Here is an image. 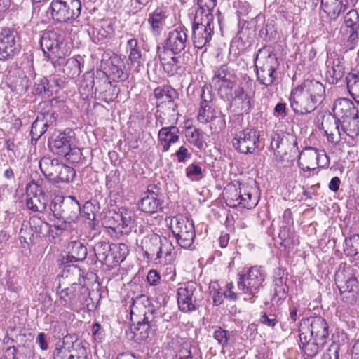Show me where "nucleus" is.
I'll use <instances>...</instances> for the list:
<instances>
[{
    "instance_id": "f257e3e1",
    "label": "nucleus",
    "mask_w": 359,
    "mask_h": 359,
    "mask_svg": "<svg viewBox=\"0 0 359 359\" xmlns=\"http://www.w3.org/2000/svg\"><path fill=\"white\" fill-rule=\"evenodd\" d=\"M80 276L79 269L74 265L65 266L62 271L57 294L60 304L67 309H73L81 300V290L84 288L76 282Z\"/></svg>"
},
{
    "instance_id": "b1692460",
    "label": "nucleus",
    "mask_w": 359,
    "mask_h": 359,
    "mask_svg": "<svg viewBox=\"0 0 359 359\" xmlns=\"http://www.w3.org/2000/svg\"><path fill=\"white\" fill-rule=\"evenodd\" d=\"M298 86L318 106L323 103L325 97V88L323 83L316 80L306 79Z\"/></svg>"
},
{
    "instance_id": "9d476101",
    "label": "nucleus",
    "mask_w": 359,
    "mask_h": 359,
    "mask_svg": "<svg viewBox=\"0 0 359 359\" xmlns=\"http://www.w3.org/2000/svg\"><path fill=\"white\" fill-rule=\"evenodd\" d=\"M214 16L195 15L191 39L196 48L201 49L211 41L214 34Z\"/></svg>"
},
{
    "instance_id": "a878e982",
    "label": "nucleus",
    "mask_w": 359,
    "mask_h": 359,
    "mask_svg": "<svg viewBox=\"0 0 359 359\" xmlns=\"http://www.w3.org/2000/svg\"><path fill=\"white\" fill-rule=\"evenodd\" d=\"M212 82L219 87L224 86L227 88L232 89L234 86L233 79L234 78V73L227 65H221L216 67L213 70Z\"/></svg>"
},
{
    "instance_id": "5701e85b",
    "label": "nucleus",
    "mask_w": 359,
    "mask_h": 359,
    "mask_svg": "<svg viewBox=\"0 0 359 359\" xmlns=\"http://www.w3.org/2000/svg\"><path fill=\"white\" fill-rule=\"evenodd\" d=\"M302 326L309 329L311 337L326 342L329 335V327L327 321L320 316H315L302 320Z\"/></svg>"
},
{
    "instance_id": "f3484780",
    "label": "nucleus",
    "mask_w": 359,
    "mask_h": 359,
    "mask_svg": "<svg viewBox=\"0 0 359 359\" xmlns=\"http://www.w3.org/2000/svg\"><path fill=\"white\" fill-rule=\"evenodd\" d=\"M297 153H299L298 166L304 171L314 170L315 165L324 167L328 161L327 156L323 151L320 153L313 147H306L304 151Z\"/></svg>"
},
{
    "instance_id": "473e14b6",
    "label": "nucleus",
    "mask_w": 359,
    "mask_h": 359,
    "mask_svg": "<svg viewBox=\"0 0 359 359\" xmlns=\"http://www.w3.org/2000/svg\"><path fill=\"white\" fill-rule=\"evenodd\" d=\"M67 260L69 262L83 261L87 256L86 247L79 241H71L67 246Z\"/></svg>"
},
{
    "instance_id": "de8ad7c7",
    "label": "nucleus",
    "mask_w": 359,
    "mask_h": 359,
    "mask_svg": "<svg viewBox=\"0 0 359 359\" xmlns=\"http://www.w3.org/2000/svg\"><path fill=\"white\" fill-rule=\"evenodd\" d=\"M340 273L337 274L336 282L339 290L357 292L358 282L355 277H348L345 281L339 280Z\"/></svg>"
},
{
    "instance_id": "7ed1b4c3",
    "label": "nucleus",
    "mask_w": 359,
    "mask_h": 359,
    "mask_svg": "<svg viewBox=\"0 0 359 359\" xmlns=\"http://www.w3.org/2000/svg\"><path fill=\"white\" fill-rule=\"evenodd\" d=\"M154 96L157 100V113H159L158 123L160 126L168 123H176L179 115L175 103V100L179 99L177 91L171 86L163 85L154 90Z\"/></svg>"
},
{
    "instance_id": "f8f14e48",
    "label": "nucleus",
    "mask_w": 359,
    "mask_h": 359,
    "mask_svg": "<svg viewBox=\"0 0 359 359\" xmlns=\"http://www.w3.org/2000/svg\"><path fill=\"white\" fill-rule=\"evenodd\" d=\"M224 198L226 205L231 208L241 207L252 209L258 203L256 198H252V194L248 187L236 188L235 185H230L224 189Z\"/></svg>"
},
{
    "instance_id": "e2e57ef3",
    "label": "nucleus",
    "mask_w": 359,
    "mask_h": 359,
    "mask_svg": "<svg viewBox=\"0 0 359 359\" xmlns=\"http://www.w3.org/2000/svg\"><path fill=\"white\" fill-rule=\"evenodd\" d=\"M219 287L217 283L215 282L210 284V294L212 295L213 304L215 306H219L222 304L224 301V297H225L226 292L219 291L217 287Z\"/></svg>"
},
{
    "instance_id": "69168bd1",
    "label": "nucleus",
    "mask_w": 359,
    "mask_h": 359,
    "mask_svg": "<svg viewBox=\"0 0 359 359\" xmlns=\"http://www.w3.org/2000/svg\"><path fill=\"white\" fill-rule=\"evenodd\" d=\"M69 151H67V154L62 156L72 163H78L82 156L81 149L74 143V146L71 147V149H69Z\"/></svg>"
},
{
    "instance_id": "bb28decb",
    "label": "nucleus",
    "mask_w": 359,
    "mask_h": 359,
    "mask_svg": "<svg viewBox=\"0 0 359 359\" xmlns=\"http://www.w3.org/2000/svg\"><path fill=\"white\" fill-rule=\"evenodd\" d=\"M163 197H154V196H143L137 201V205L138 210L148 213L154 214L163 210Z\"/></svg>"
},
{
    "instance_id": "20e7f679",
    "label": "nucleus",
    "mask_w": 359,
    "mask_h": 359,
    "mask_svg": "<svg viewBox=\"0 0 359 359\" xmlns=\"http://www.w3.org/2000/svg\"><path fill=\"white\" fill-rule=\"evenodd\" d=\"M131 301L130 318L135 324L134 334L139 335L141 340H145L151 331H154L152 312L148 309L149 299L144 294H140L133 297Z\"/></svg>"
},
{
    "instance_id": "f704fd0d",
    "label": "nucleus",
    "mask_w": 359,
    "mask_h": 359,
    "mask_svg": "<svg viewBox=\"0 0 359 359\" xmlns=\"http://www.w3.org/2000/svg\"><path fill=\"white\" fill-rule=\"evenodd\" d=\"M276 275L278 277L273 280L274 295L273 298H277L278 301L285 299L288 293L289 287L287 285V277L284 276V271L278 269Z\"/></svg>"
},
{
    "instance_id": "49530a36",
    "label": "nucleus",
    "mask_w": 359,
    "mask_h": 359,
    "mask_svg": "<svg viewBox=\"0 0 359 359\" xmlns=\"http://www.w3.org/2000/svg\"><path fill=\"white\" fill-rule=\"evenodd\" d=\"M344 58L337 57L334 58L332 63V74H330L332 77V83H337L339 80L344 76L345 74V67L343 62Z\"/></svg>"
},
{
    "instance_id": "39448f33",
    "label": "nucleus",
    "mask_w": 359,
    "mask_h": 359,
    "mask_svg": "<svg viewBox=\"0 0 359 359\" xmlns=\"http://www.w3.org/2000/svg\"><path fill=\"white\" fill-rule=\"evenodd\" d=\"M238 275V288L243 294L254 298L264 287L266 273L262 266L245 268Z\"/></svg>"
},
{
    "instance_id": "c85d7f7f",
    "label": "nucleus",
    "mask_w": 359,
    "mask_h": 359,
    "mask_svg": "<svg viewBox=\"0 0 359 359\" xmlns=\"http://www.w3.org/2000/svg\"><path fill=\"white\" fill-rule=\"evenodd\" d=\"M163 238L156 233L146 236L141 242V248L146 257L150 260H155Z\"/></svg>"
},
{
    "instance_id": "3c124183",
    "label": "nucleus",
    "mask_w": 359,
    "mask_h": 359,
    "mask_svg": "<svg viewBox=\"0 0 359 359\" xmlns=\"http://www.w3.org/2000/svg\"><path fill=\"white\" fill-rule=\"evenodd\" d=\"M112 246H114V244L105 241H100L95 245L93 250L99 262H103L104 259L107 257V254L111 251Z\"/></svg>"
},
{
    "instance_id": "dca6fc26",
    "label": "nucleus",
    "mask_w": 359,
    "mask_h": 359,
    "mask_svg": "<svg viewBox=\"0 0 359 359\" xmlns=\"http://www.w3.org/2000/svg\"><path fill=\"white\" fill-rule=\"evenodd\" d=\"M75 133L70 128L63 132H56L48 140V147L52 153L62 156L69 151L75 143Z\"/></svg>"
},
{
    "instance_id": "c756f323",
    "label": "nucleus",
    "mask_w": 359,
    "mask_h": 359,
    "mask_svg": "<svg viewBox=\"0 0 359 359\" xmlns=\"http://www.w3.org/2000/svg\"><path fill=\"white\" fill-rule=\"evenodd\" d=\"M180 130L175 126L163 127L158 133L159 141L162 143L163 152L168 151L172 144L176 143L180 140Z\"/></svg>"
},
{
    "instance_id": "412c9836",
    "label": "nucleus",
    "mask_w": 359,
    "mask_h": 359,
    "mask_svg": "<svg viewBox=\"0 0 359 359\" xmlns=\"http://www.w3.org/2000/svg\"><path fill=\"white\" fill-rule=\"evenodd\" d=\"M109 227L114 230L118 229L121 232L128 233V229H130L134 222V213L123 208H118V211L109 212Z\"/></svg>"
},
{
    "instance_id": "37998d69",
    "label": "nucleus",
    "mask_w": 359,
    "mask_h": 359,
    "mask_svg": "<svg viewBox=\"0 0 359 359\" xmlns=\"http://www.w3.org/2000/svg\"><path fill=\"white\" fill-rule=\"evenodd\" d=\"M65 64L63 72L68 76L71 78L79 76L81 72V68L83 67V64L74 57L67 59V61L62 64Z\"/></svg>"
},
{
    "instance_id": "aec40b11",
    "label": "nucleus",
    "mask_w": 359,
    "mask_h": 359,
    "mask_svg": "<svg viewBox=\"0 0 359 359\" xmlns=\"http://www.w3.org/2000/svg\"><path fill=\"white\" fill-rule=\"evenodd\" d=\"M299 331L300 348L307 356V358H313L323 348L326 342L311 337V334H309V329L304 327L302 324H300Z\"/></svg>"
},
{
    "instance_id": "a19ab883",
    "label": "nucleus",
    "mask_w": 359,
    "mask_h": 359,
    "mask_svg": "<svg viewBox=\"0 0 359 359\" xmlns=\"http://www.w3.org/2000/svg\"><path fill=\"white\" fill-rule=\"evenodd\" d=\"M173 249L172 244L165 237H163L155 261L158 260L159 262H161L162 259H164V263L171 262L173 259Z\"/></svg>"
},
{
    "instance_id": "5fc2aeb1",
    "label": "nucleus",
    "mask_w": 359,
    "mask_h": 359,
    "mask_svg": "<svg viewBox=\"0 0 359 359\" xmlns=\"http://www.w3.org/2000/svg\"><path fill=\"white\" fill-rule=\"evenodd\" d=\"M87 351L81 342L72 344L67 359H87Z\"/></svg>"
},
{
    "instance_id": "4468645a",
    "label": "nucleus",
    "mask_w": 359,
    "mask_h": 359,
    "mask_svg": "<svg viewBox=\"0 0 359 359\" xmlns=\"http://www.w3.org/2000/svg\"><path fill=\"white\" fill-rule=\"evenodd\" d=\"M20 36L11 27H4L0 32V60L11 59L21 50Z\"/></svg>"
},
{
    "instance_id": "393cba45",
    "label": "nucleus",
    "mask_w": 359,
    "mask_h": 359,
    "mask_svg": "<svg viewBox=\"0 0 359 359\" xmlns=\"http://www.w3.org/2000/svg\"><path fill=\"white\" fill-rule=\"evenodd\" d=\"M320 7L330 20L335 21L348 8V0H321Z\"/></svg>"
},
{
    "instance_id": "a211bd4d",
    "label": "nucleus",
    "mask_w": 359,
    "mask_h": 359,
    "mask_svg": "<svg viewBox=\"0 0 359 359\" xmlns=\"http://www.w3.org/2000/svg\"><path fill=\"white\" fill-rule=\"evenodd\" d=\"M188 45L187 29L178 27L168 33L160 48L163 49L164 52L170 51L172 54L177 55L184 50Z\"/></svg>"
},
{
    "instance_id": "4c0bfd02",
    "label": "nucleus",
    "mask_w": 359,
    "mask_h": 359,
    "mask_svg": "<svg viewBox=\"0 0 359 359\" xmlns=\"http://www.w3.org/2000/svg\"><path fill=\"white\" fill-rule=\"evenodd\" d=\"M29 228L37 236H47L50 230V225L38 216H32L29 221Z\"/></svg>"
},
{
    "instance_id": "1a4fd4ad",
    "label": "nucleus",
    "mask_w": 359,
    "mask_h": 359,
    "mask_svg": "<svg viewBox=\"0 0 359 359\" xmlns=\"http://www.w3.org/2000/svg\"><path fill=\"white\" fill-rule=\"evenodd\" d=\"M80 0H53L50 9L54 20L60 22H72L81 15Z\"/></svg>"
},
{
    "instance_id": "0eeeda50",
    "label": "nucleus",
    "mask_w": 359,
    "mask_h": 359,
    "mask_svg": "<svg viewBox=\"0 0 359 359\" xmlns=\"http://www.w3.org/2000/svg\"><path fill=\"white\" fill-rule=\"evenodd\" d=\"M203 299L201 287L196 282L183 283L177 289V304L182 312L187 313L198 309Z\"/></svg>"
},
{
    "instance_id": "6e6d98bb",
    "label": "nucleus",
    "mask_w": 359,
    "mask_h": 359,
    "mask_svg": "<svg viewBox=\"0 0 359 359\" xmlns=\"http://www.w3.org/2000/svg\"><path fill=\"white\" fill-rule=\"evenodd\" d=\"M113 253L115 266H116L126 259L128 254L127 245L124 243L114 244Z\"/></svg>"
},
{
    "instance_id": "680f3d73",
    "label": "nucleus",
    "mask_w": 359,
    "mask_h": 359,
    "mask_svg": "<svg viewBox=\"0 0 359 359\" xmlns=\"http://www.w3.org/2000/svg\"><path fill=\"white\" fill-rule=\"evenodd\" d=\"M26 206L33 212H42L46 208L45 203L41 202L38 196L34 195L32 197H27Z\"/></svg>"
},
{
    "instance_id": "052dcab7",
    "label": "nucleus",
    "mask_w": 359,
    "mask_h": 359,
    "mask_svg": "<svg viewBox=\"0 0 359 359\" xmlns=\"http://www.w3.org/2000/svg\"><path fill=\"white\" fill-rule=\"evenodd\" d=\"M339 124L340 120L330 113L323 116L320 128L323 130L324 133H326L330 128Z\"/></svg>"
},
{
    "instance_id": "09e8293b",
    "label": "nucleus",
    "mask_w": 359,
    "mask_h": 359,
    "mask_svg": "<svg viewBox=\"0 0 359 359\" xmlns=\"http://www.w3.org/2000/svg\"><path fill=\"white\" fill-rule=\"evenodd\" d=\"M95 86L94 74L91 72H86L82 77L79 84V91L82 94L88 95L93 90Z\"/></svg>"
},
{
    "instance_id": "2f4dec72",
    "label": "nucleus",
    "mask_w": 359,
    "mask_h": 359,
    "mask_svg": "<svg viewBox=\"0 0 359 359\" xmlns=\"http://www.w3.org/2000/svg\"><path fill=\"white\" fill-rule=\"evenodd\" d=\"M125 69V63L121 57L114 56L110 58L109 74L114 81H121L128 79V75Z\"/></svg>"
},
{
    "instance_id": "a18cd8bd",
    "label": "nucleus",
    "mask_w": 359,
    "mask_h": 359,
    "mask_svg": "<svg viewBox=\"0 0 359 359\" xmlns=\"http://www.w3.org/2000/svg\"><path fill=\"white\" fill-rule=\"evenodd\" d=\"M198 9L195 15L205 18V16H214L212 11L217 5V0H197Z\"/></svg>"
},
{
    "instance_id": "c9c22d12",
    "label": "nucleus",
    "mask_w": 359,
    "mask_h": 359,
    "mask_svg": "<svg viewBox=\"0 0 359 359\" xmlns=\"http://www.w3.org/2000/svg\"><path fill=\"white\" fill-rule=\"evenodd\" d=\"M346 82L350 95L359 104V71L350 72L346 76Z\"/></svg>"
},
{
    "instance_id": "4d7b16f0",
    "label": "nucleus",
    "mask_w": 359,
    "mask_h": 359,
    "mask_svg": "<svg viewBox=\"0 0 359 359\" xmlns=\"http://www.w3.org/2000/svg\"><path fill=\"white\" fill-rule=\"evenodd\" d=\"M344 25L347 29L359 28V15L355 9L349 11L344 16Z\"/></svg>"
},
{
    "instance_id": "2eb2a0df",
    "label": "nucleus",
    "mask_w": 359,
    "mask_h": 359,
    "mask_svg": "<svg viewBox=\"0 0 359 359\" xmlns=\"http://www.w3.org/2000/svg\"><path fill=\"white\" fill-rule=\"evenodd\" d=\"M259 134L254 128H246L236 133L233 146L239 153L254 154L259 147Z\"/></svg>"
},
{
    "instance_id": "f03ea898",
    "label": "nucleus",
    "mask_w": 359,
    "mask_h": 359,
    "mask_svg": "<svg viewBox=\"0 0 359 359\" xmlns=\"http://www.w3.org/2000/svg\"><path fill=\"white\" fill-rule=\"evenodd\" d=\"M257 81L266 87L272 86L278 78L280 63L276 54L269 46L259 48L254 58Z\"/></svg>"
},
{
    "instance_id": "8fccbe9b",
    "label": "nucleus",
    "mask_w": 359,
    "mask_h": 359,
    "mask_svg": "<svg viewBox=\"0 0 359 359\" xmlns=\"http://www.w3.org/2000/svg\"><path fill=\"white\" fill-rule=\"evenodd\" d=\"M138 41L133 38L128 41L127 48L130 50L129 60L132 63H137L138 65L141 63L142 53L138 48Z\"/></svg>"
},
{
    "instance_id": "7c9ffc66",
    "label": "nucleus",
    "mask_w": 359,
    "mask_h": 359,
    "mask_svg": "<svg viewBox=\"0 0 359 359\" xmlns=\"http://www.w3.org/2000/svg\"><path fill=\"white\" fill-rule=\"evenodd\" d=\"M166 18V12L161 8H157L149 14L147 22L150 25V30L153 36L158 37L161 34L165 26Z\"/></svg>"
},
{
    "instance_id": "6ab92c4d",
    "label": "nucleus",
    "mask_w": 359,
    "mask_h": 359,
    "mask_svg": "<svg viewBox=\"0 0 359 359\" xmlns=\"http://www.w3.org/2000/svg\"><path fill=\"white\" fill-rule=\"evenodd\" d=\"M289 100L292 109L297 115L311 114L318 107L304 92L299 89V86L292 90Z\"/></svg>"
},
{
    "instance_id": "58836bf2",
    "label": "nucleus",
    "mask_w": 359,
    "mask_h": 359,
    "mask_svg": "<svg viewBox=\"0 0 359 359\" xmlns=\"http://www.w3.org/2000/svg\"><path fill=\"white\" fill-rule=\"evenodd\" d=\"M148 309L152 312V323L154 324V331L158 330L165 332L170 329L171 325L170 319L172 316L170 314L164 313L163 315L156 316V311L153 308L148 307Z\"/></svg>"
},
{
    "instance_id": "72a5a7b5",
    "label": "nucleus",
    "mask_w": 359,
    "mask_h": 359,
    "mask_svg": "<svg viewBox=\"0 0 359 359\" xmlns=\"http://www.w3.org/2000/svg\"><path fill=\"white\" fill-rule=\"evenodd\" d=\"M297 137L294 136H283L275 135L272 137L271 147L273 151L278 154V149H282L283 146H292L291 151L294 152V155L299 151L297 146Z\"/></svg>"
},
{
    "instance_id": "423d86ee",
    "label": "nucleus",
    "mask_w": 359,
    "mask_h": 359,
    "mask_svg": "<svg viewBox=\"0 0 359 359\" xmlns=\"http://www.w3.org/2000/svg\"><path fill=\"white\" fill-rule=\"evenodd\" d=\"M49 209L53 215L65 224L74 222L81 213L80 204L73 196L55 197L51 201Z\"/></svg>"
},
{
    "instance_id": "13d9d810",
    "label": "nucleus",
    "mask_w": 359,
    "mask_h": 359,
    "mask_svg": "<svg viewBox=\"0 0 359 359\" xmlns=\"http://www.w3.org/2000/svg\"><path fill=\"white\" fill-rule=\"evenodd\" d=\"M186 176L194 181H198L203 177V170L201 167L197 163H191L187 167Z\"/></svg>"
},
{
    "instance_id": "0e129e2a",
    "label": "nucleus",
    "mask_w": 359,
    "mask_h": 359,
    "mask_svg": "<svg viewBox=\"0 0 359 359\" xmlns=\"http://www.w3.org/2000/svg\"><path fill=\"white\" fill-rule=\"evenodd\" d=\"M71 347H65L64 346V341L60 343L57 342L55 345V350L53 351V358L54 359H67L69 355Z\"/></svg>"
},
{
    "instance_id": "c03bdc74",
    "label": "nucleus",
    "mask_w": 359,
    "mask_h": 359,
    "mask_svg": "<svg viewBox=\"0 0 359 359\" xmlns=\"http://www.w3.org/2000/svg\"><path fill=\"white\" fill-rule=\"evenodd\" d=\"M76 171L73 168L60 163L58 170H57V174L53 180L57 182H69L74 179Z\"/></svg>"
},
{
    "instance_id": "ea45409f",
    "label": "nucleus",
    "mask_w": 359,
    "mask_h": 359,
    "mask_svg": "<svg viewBox=\"0 0 359 359\" xmlns=\"http://www.w3.org/2000/svg\"><path fill=\"white\" fill-rule=\"evenodd\" d=\"M60 164V162L56 158L52 159L50 157H43L39 162V168L45 176L53 179L57 174Z\"/></svg>"
},
{
    "instance_id": "864d4df0",
    "label": "nucleus",
    "mask_w": 359,
    "mask_h": 359,
    "mask_svg": "<svg viewBox=\"0 0 359 359\" xmlns=\"http://www.w3.org/2000/svg\"><path fill=\"white\" fill-rule=\"evenodd\" d=\"M209 123L212 133H219L226 128L224 115L222 112H217Z\"/></svg>"
},
{
    "instance_id": "603ef678",
    "label": "nucleus",
    "mask_w": 359,
    "mask_h": 359,
    "mask_svg": "<svg viewBox=\"0 0 359 359\" xmlns=\"http://www.w3.org/2000/svg\"><path fill=\"white\" fill-rule=\"evenodd\" d=\"M344 252L347 256H355L359 253V234H354L345 240Z\"/></svg>"
},
{
    "instance_id": "bf43d9fd",
    "label": "nucleus",
    "mask_w": 359,
    "mask_h": 359,
    "mask_svg": "<svg viewBox=\"0 0 359 359\" xmlns=\"http://www.w3.org/2000/svg\"><path fill=\"white\" fill-rule=\"evenodd\" d=\"M32 80L27 75L22 74L15 81V89L18 93H25L27 91L29 87L32 85Z\"/></svg>"
},
{
    "instance_id": "338daca9",
    "label": "nucleus",
    "mask_w": 359,
    "mask_h": 359,
    "mask_svg": "<svg viewBox=\"0 0 359 359\" xmlns=\"http://www.w3.org/2000/svg\"><path fill=\"white\" fill-rule=\"evenodd\" d=\"M259 321L262 324L272 328L278 323L276 316L274 313H266V312L262 313Z\"/></svg>"
},
{
    "instance_id": "ddd939ff",
    "label": "nucleus",
    "mask_w": 359,
    "mask_h": 359,
    "mask_svg": "<svg viewBox=\"0 0 359 359\" xmlns=\"http://www.w3.org/2000/svg\"><path fill=\"white\" fill-rule=\"evenodd\" d=\"M255 83L249 76L243 79L234 90L233 102L242 114H249L253 108Z\"/></svg>"
},
{
    "instance_id": "e433bc0d",
    "label": "nucleus",
    "mask_w": 359,
    "mask_h": 359,
    "mask_svg": "<svg viewBox=\"0 0 359 359\" xmlns=\"http://www.w3.org/2000/svg\"><path fill=\"white\" fill-rule=\"evenodd\" d=\"M165 53L166 52H164L163 49L160 48V46L158 45L156 48L157 56L163 67L164 71L167 72L168 75L172 76L177 72L179 59L176 57H171L169 60H167L165 57Z\"/></svg>"
},
{
    "instance_id": "6e6552de",
    "label": "nucleus",
    "mask_w": 359,
    "mask_h": 359,
    "mask_svg": "<svg viewBox=\"0 0 359 359\" xmlns=\"http://www.w3.org/2000/svg\"><path fill=\"white\" fill-rule=\"evenodd\" d=\"M64 41L63 36L55 31L46 32L40 39V46L44 55L54 66L62 65L65 62L61 46Z\"/></svg>"
},
{
    "instance_id": "4be33fe9",
    "label": "nucleus",
    "mask_w": 359,
    "mask_h": 359,
    "mask_svg": "<svg viewBox=\"0 0 359 359\" xmlns=\"http://www.w3.org/2000/svg\"><path fill=\"white\" fill-rule=\"evenodd\" d=\"M201 102L197 119L200 123L207 124L214 118L217 111L212 107V96L208 88L204 86L201 88Z\"/></svg>"
},
{
    "instance_id": "cd10ccee",
    "label": "nucleus",
    "mask_w": 359,
    "mask_h": 359,
    "mask_svg": "<svg viewBox=\"0 0 359 359\" xmlns=\"http://www.w3.org/2000/svg\"><path fill=\"white\" fill-rule=\"evenodd\" d=\"M333 111L335 115L341 118H358V110L354 103L348 98H340L334 103Z\"/></svg>"
},
{
    "instance_id": "79ce46f5",
    "label": "nucleus",
    "mask_w": 359,
    "mask_h": 359,
    "mask_svg": "<svg viewBox=\"0 0 359 359\" xmlns=\"http://www.w3.org/2000/svg\"><path fill=\"white\" fill-rule=\"evenodd\" d=\"M212 337L217 341V344L222 347V352L224 353V349L230 344L231 339V332L223 329L220 326L213 327Z\"/></svg>"
},
{
    "instance_id": "774afa93",
    "label": "nucleus",
    "mask_w": 359,
    "mask_h": 359,
    "mask_svg": "<svg viewBox=\"0 0 359 359\" xmlns=\"http://www.w3.org/2000/svg\"><path fill=\"white\" fill-rule=\"evenodd\" d=\"M202 132L199 129L195 128L188 135V140L191 144L198 149H202L203 142L201 140Z\"/></svg>"
},
{
    "instance_id": "9b49d317",
    "label": "nucleus",
    "mask_w": 359,
    "mask_h": 359,
    "mask_svg": "<svg viewBox=\"0 0 359 359\" xmlns=\"http://www.w3.org/2000/svg\"><path fill=\"white\" fill-rule=\"evenodd\" d=\"M170 228L180 247L187 249L192 245L196 233L191 220L182 215L174 217L171 219Z\"/></svg>"
}]
</instances>
